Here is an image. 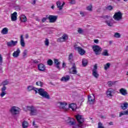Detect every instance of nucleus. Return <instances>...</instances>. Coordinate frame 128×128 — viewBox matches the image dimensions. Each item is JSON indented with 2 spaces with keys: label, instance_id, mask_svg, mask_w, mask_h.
Listing matches in <instances>:
<instances>
[{
  "label": "nucleus",
  "instance_id": "nucleus-1",
  "mask_svg": "<svg viewBox=\"0 0 128 128\" xmlns=\"http://www.w3.org/2000/svg\"><path fill=\"white\" fill-rule=\"evenodd\" d=\"M27 88L28 92H30V90H34L36 94H38H38H39L41 96H42V98H46V100H50V94H48V93L44 90V88H40L38 89L32 86H28Z\"/></svg>",
  "mask_w": 128,
  "mask_h": 128
},
{
  "label": "nucleus",
  "instance_id": "nucleus-2",
  "mask_svg": "<svg viewBox=\"0 0 128 128\" xmlns=\"http://www.w3.org/2000/svg\"><path fill=\"white\" fill-rule=\"evenodd\" d=\"M26 108L30 112V116H36L38 114V109L34 106H26Z\"/></svg>",
  "mask_w": 128,
  "mask_h": 128
},
{
  "label": "nucleus",
  "instance_id": "nucleus-3",
  "mask_svg": "<svg viewBox=\"0 0 128 128\" xmlns=\"http://www.w3.org/2000/svg\"><path fill=\"white\" fill-rule=\"evenodd\" d=\"M76 120L78 122V124L76 126L78 128H82V122H84V119L82 118V116L80 114H78L76 116Z\"/></svg>",
  "mask_w": 128,
  "mask_h": 128
},
{
  "label": "nucleus",
  "instance_id": "nucleus-4",
  "mask_svg": "<svg viewBox=\"0 0 128 128\" xmlns=\"http://www.w3.org/2000/svg\"><path fill=\"white\" fill-rule=\"evenodd\" d=\"M92 48L96 56L100 54V52H102V48L98 45L93 46Z\"/></svg>",
  "mask_w": 128,
  "mask_h": 128
},
{
  "label": "nucleus",
  "instance_id": "nucleus-5",
  "mask_svg": "<svg viewBox=\"0 0 128 128\" xmlns=\"http://www.w3.org/2000/svg\"><path fill=\"white\" fill-rule=\"evenodd\" d=\"M113 18L115 20H122V13L120 12H115L113 16Z\"/></svg>",
  "mask_w": 128,
  "mask_h": 128
},
{
  "label": "nucleus",
  "instance_id": "nucleus-6",
  "mask_svg": "<svg viewBox=\"0 0 128 128\" xmlns=\"http://www.w3.org/2000/svg\"><path fill=\"white\" fill-rule=\"evenodd\" d=\"M46 18L49 20L50 22L52 23L56 22L58 20V16L49 15L48 16V15H46Z\"/></svg>",
  "mask_w": 128,
  "mask_h": 128
},
{
  "label": "nucleus",
  "instance_id": "nucleus-7",
  "mask_svg": "<svg viewBox=\"0 0 128 128\" xmlns=\"http://www.w3.org/2000/svg\"><path fill=\"white\" fill-rule=\"evenodd\" d=\"M97 70H98V65L96 64L94 66L93 70H92V74L93 76H94V78H98V76H100V74H98V73Z\"/></svg>",
  "mask_w": 128,
  "mask_h": 128
},
{
  "label": "nucleus",
  "instance_id": "nucleus-8",
  "mask_svg": "<svg viewBox=\"0 0 128 128\" xmlns=\"http://www.w3.org/2000/svg\"><path fill=\"white\" fill-rule=\"evenodd\" d=\"M74 50H78V54H80V56H84V54H86V50H84L80 46H78L74 45Z\"/></svg>",
  "mask_w": 128,
  "mask_h": 128
},
{
  "label": "nucleus",
  "instance_id": "nucleus-9",
  "mask_svg": "<svg viewBox=\"0 0 128 128\" xmlns=\"http://www.w3.org/2000/svg\"><path fill=\"white\" fill-rule=\"evenodd\" d=\"M72 66V67L70 69V72L72 74H78V70H76V64L74 63Z\"/></svg>",
  "mask_w": 128,
  "mask_h": 128
},
{
  "label": "nucleus",
  "instance_id": "nucleus-10",
  "mask_svg": "<svg viewBox=\"0 0 128 128\" xmlns=\"http://www.w3.org/2000/svg\"><path fill=\"white\" fill-rule=\"evenodd\" d=\"M96 96L94 94H93L92 96L90 95L88 96V104H94Z\"/></svg>",
  "mask_w": 128,
  "mask_h": 128
},
{
  "label": "nucleus",
  "instance_id": "nucleus-11",
  "mask_svg": "<svg viewBox=\"0 0 128 128\" xmlns=\"http://www.w3.org/2000/svg\"><path fill=\"white\" fill-rule=\"evenodd\" d=\"M10 112L12 114H17L18 112V108H16V106H13L11 108Z\"/></svg>",
  "mask_w": 128,
  "mask_h": 128
},
{
  "label": "nucleus",
  "instance_id": "nucleus-12",
  "mask_svg": "<svg viewBox=\"0 0 128 128\" xmlns=\"http://www.w3.org/2000/svg\"><path fill=\"white\" fill-rule=\"evenodd\" d=\"M6 44L8 46L12 48V46H16L18 44V41H14L13 40H10L9 42H7Z\"/></svg>",
  "mask_w": 128,
  "mask_h": 128
},
{
  "label": "nucleus",
  "instance_id": "nucleus-13",
  "mask_svg": "<svg viewBox=\"0 0 128 128\" xmlns=\"http://www.w3.org/2000/svg\"><path fill=\"white\" fill-rule=\"evenodd\" d=\"M68 38V35L66 34H64L61 38L58 39V42H62L66 40Z\"/></svg>",
  "mask_w": 128,
  "mask_h": 128
},
{
  "label": "nucleus",
  "instance_id": "nucleus-14",
  "mask_svg": "<svg viewBox=\"0 0 128 128\" xmlns=\"http://www.w3.org/2000/svg\"><path fill=\"white\" fill-rule=\"evenodd\" d=\"M105 22L108 26H112L114 24H116V22L112 18H111L110 20L105 21Z\"/></svg>",
  "mask_w": 128,
  "mask_h": 128
},
{
  "label": "nucleus",
  "instance_id": "nucleus-15",
  "mask_svg": "<svg viewBox=\"0 0 128 128\" xmlns=\"http://www.w3.org/2000/svg\"><path fill=\"white\" fill-rule=\"evenodd\" d=\"M20 48H17L16 50L14 52L12 56L14 58H18L20 56Z\"/></svg>",
  "mask_w": 128,
  "mask_h": 128
},
{
  "label": "nucleus",
  "instance_id": "nucleus-16",
  "mask_svg": "<svg viewBox=\"0 0 128 128\" xmlns=\"http://www.w3.org/2000/svg\"><path fill=\"white\" fill-rule=\"evenodd\" d=\"M38 68L40 72H44V70H46V66L42 64H38Z\"/></svg>",
  "mask_w": 128,
  "mask_h": 128
},
{
  "label": "nucleus",
  "instance_id": "nucleus-17",
  "mask_svg": "<svg viewBox=\"0 0 128 128\" xmlns=\"http://www.w3.org/2000/svg\"><path fill=\"white\" fill-rule=\"evenodd\" d=\"M18 13L16 12H14L11 14V20L12 22H16L18 20Z\"/></svg>",
  "mask_w": 128,
  "mask_h": 128
},
{
  "label": "nucleus",
  "instance_id": "nucleus-18",
  "mask_svg": "<svg viewBox=\"0 0 128 128\" xmlns=\"http://www.w3.org/2000/svg\"><path fill=\"white\" fill-rule=\"evenodd\" d=\"M20 44L22 48L26 46V42H24V36L21 35L20 38Z\"/></svg>",
  "mask_w": 128,
  "mask_h": 128
},
{
  "label": "nucleus",
  "instance_id": "nucleus-19",
  "mask_svg": "<svg viewBox=\"0 0 128 128\" xmlns=\"http://www.w3.org/2000/svg\"><path fill=\"white\" fill-rule=\"evenodd\" d=\"M68 123L70 126H74V124H76V122H74V119L70 118H68Z\"/></svg>",
  "mask_w": 128,
  "mask_h": 128
},
{
  "label": "nucleus",
  "instance_id": "nucleus-20",
  "mask_svg": "<svg viewBox=\"0 0 128 128\" xmlns=\"http://www.w3.org/2000/svg\"><path fill=\"white\" fill-rule=\"evenodd\" d=\"M68 108H72V110L74 111L76 110V104L74 103L70 104L68 106Z\"/></svg>",
  "mask_w": 128,
  "mask_h": 128
},
{
  "label": "nucleus",
  "instance_id": "nucleus-21",
  "mask_svg": "<svg viewBox=\"0 0 128 128\" xmlns=\"http://www.w3.org/2000/svg\"><path fill=\"white\" fill-rule=\"evenodd\" d=\"M54 64L56 68H58V70H60V62H58V59L54 60Z\"/></svg>",
  "mask_w": 128,
  "mask_h": 128
},
{
  "label": "nucleus",
  "instance_id": "nucleus-22",
  "mask_svg": "<svg viewBox=\"0 0 128 128\" xmlns=\"http://www.w3.org/2000/svg\"><path fill=\"white\" fill-rule=\"evenodd\" d=\"M70 76L67 75L66 76H63L62 78H61V80L62 82H68V80H70Z\"/></svg>",
  "mask_w": 128,
  "mask_h": 128
},
{
  "label": "nucleus",
  "instance_id": "nucleus-23",
  "mask_svg": "<svg viewBox=\"0 0 128 128\" xmlns=\"http://www.w3.org/2000/svg\"><path fill=\"white\" fill-rule=\"evenodd\" d=\"M68 104L66 102H60V108H62L63 110H66V106Z\"/></svg>",
  "mask_w": 128,
  "mask_h": 128
},
{
  "label": "nucleus",
  "instance_id": "nucleus-24",
  "mask_svg": "<svg viewBox=\"0 0 128 128\" xmlns=\"http://www.w3.org/2000/svg\"><path fill=\"white\" fill-rule=\"evenodd\" d=\"M128 102H124V103H122L121 104L120 108L122 110H126V108H128Z\"/></svg>",
  "mask_w": 128,
  "mask_h": 128
},
{
  "label": "nucleus",
  "instance_id": "nucleus-25",
  "mask_svg": "<svg viewBox=\"0 0 128 128\" xmlns=\"http://www.w3.org/2000/svg\"><path fill=\"white\" fill-rule=\"evenodd\" d=\"M120 93L122 94V96H126V94H128V91L125 88H120Z\"/></svg>",
  "mask_w": 128,
  "mask_h": 128
},
{
  "label": "nucleus",
  "instance_id": "nucleus-26",
  "mask_svg": "<svg viewBox=\"0 0 128 128\" xmlns=\"http://www.w3.org/2000/svg\"><path fill=\"white\" fill-rule=\"evenodd\" d=\"M56 6L59 10H62V2L58 0L56 2Z\"/></svg>",
  "mask_w": 128,
  "mask_h": 128
},
{
  "label": "nucleus",
  "instance_id": "nucleus-27",
  "mask_svg": "<svg viewBox=\"0 0 128 128\" xmlns=\"http://www.w3.org/2000/svg\"><path fill=\"white\" fill-rule=\"evenodd\" d=\"M8 29L7 28H4L1 31V34H8Z\"/></svg>",
  "mask_w": 128,
  "mask_h": 128
},
{
  "label": "nucleus",
  "instance_id": "nucleus-28",
  "mask_svg": "<svg viewBox=\"0 0 128 128\" xmlns=\"http://www.w3.org/2000/svg\"><path fill=\"white\" fill-rule=\"evenodd\" d=\"M112 92H114V91L112 90V89H108L106 92L108 96H112Z\"/></svg>",
  "mask_w": 128,
  "mask_h": 128
},
{
  "label": "nucleus",
  "instance_id": "nucleus-29",
  "mask_svg": "<svg viewBox=\"0 0 128 128\" xmlns=\"http://www.w3.org/2000/svg\"><path fill=\"white\" fill-rule=\"evenodd\" d=\"M110 67V63L108 62L106 64L104 65V70H108V68Z\"/></svg>",
  "mask_w": 128,
  "mask_h": 128
},
{
  "label": "nucleus",
  "instance_id": "nucleus-30",
  "mask_svg": "<svg viewBox=\"0 0 128 128\" xmlns=\"http://www.w3.org/2000/svg\"><path fill=\"white\" fill-rule=\"evenodd\" d=\"M82 64L83 66H88V60L83 58L82 60Z\"/></svg>",
  "mask_w": 128,
  "mask_h": 128
},
{
  "label": "nucleus",
  "instance_id": "nucleus-31",
  "mask_svg": "<svg viewBox=\"0 0 128 128\" xmlns=\"http://www.w3.org/2000/svg\"><path fill=\"white\" fill-rule=\"evenodd\" d=\"M28 126V123L26 121H24L22 123V126L23 128H26Z\"/></svg>",
  "mask_w": 128,
  "mask_h": 128
},
{
  "label": "nucleus",
  "instance_id": "nucleus-32",
  "mask_svg": "<svg viewBox=\"0 0 128 128\" xmlns=\"http://www.w3.org/2000/svg\"><path fill=\"white\" fill-rule=\"evenodd\" d=\"M21 22H26V17L24 15H22L20 18Z\"/></svg>",
  "mask_w": 128,
  "mask_h": 128
},
{
  "label": "nucleus",
  "instance_id": "nucleus-33",
  "mask_svg": "<svg viewBox=\"0 0 128 128\" xmlns=\"http://www.w3.org/2000/svg\"><path fill=\"white\" fill-rule=\"evenodd\" d=\"M102 56H108V50H104V52L102 54Z\"/></svg>",
  "mask_w": 128,
  "mask_h": 128
},
{
  "label": "nucleus",
  "instance_id": "nucleus-34",
  "mask_svg": "<svg viewBox=\"0 0 128 128\" xmlns=\"http://www.w3.org/2000/svg\"><path fill=\"white\" fill-rule=\"evenodd\" d=\"M73 58H74V56L72 54V53H71L70 54V55L68 56V60L69 62H72Z\"/></svg>",
  "mask_w": 128,
  "mask_h": 128
},
{
  "label": "nucleus",
  "instance_id": "nucleus-35",
  "mask_svg": "<svg viewBox=\"0 0 128 128\" xmlns=\"http://www.w3.org/2000/svg\"><path fill=\"white\" fill-rule=\"evenodd\" d=\"M124 115H128V112L125 111H123V112H120V115L119 116H124Z\"/></svg>",
  "mask_w": 128,
  "mask_h": 128
},
{
  "label": "nucleus",
  "instance_id": "nucleus-36",
  "mask_svg": "<svg viewBox=\"0 0 128 128\" xmlns=\"http://www.w3.org/2000/svg\"><path fill=\"white\" fill-rule=\"evenodd\" d=\"M47 64H48V66H52V64H54V62H52V60L49 59L48 61H47Z\"/></svg>",
  "mask_w": 128,
  "mask_h": 128
},
{
  "label": "nucleus",
  "instance_id": "nucleus-37",
  "mask_svg": "<svg viewBox=\"0 0 128 128\" xmlns=\"http://www.w3.org/2000/svg\"><path fill=\"white\" fill-rule=\"evenodd\" d=\"M26 54H28V50H25L23 52V55H22V56L24 58H26Z\"/></svg>",
  "mask_w": 128,
  "mask_h": 128
},
{
  "label": "nucleus",
  "instance_id": "nucleus-38",
  "mask_svg": "<svg viewBox=\"0 0 128 128\" xmlns=\"http://www.w3.org/2000/svg\"><path fill=\"white\" fill-rule=\"evenodd\" d=\"M44 44L45 46H50V40H48V39L46 38V40L44 41Z\"/></svg>",
  "mask_w": 128,
  "mask_h": 128
},
{
  "label": "nucleus",
  "instance_id": "nucleus-39",
  "mask_svg": "<svg viewBox=\"0 0 128 128\" xmlns=\"http://www.w3.org/2000/svg\"><path fill=\"white\" fill-rule=\"evenodd\" d=\"M36 86H44V82L38 81L36 82Z\"/></svg>",
  "mask_w": 128,
  "mask_h": 128
},
{
  "label": "nucleus",
  "instance_id": "nucleus-40",
  "mask_svg": "<svg viewBox=\"0 0 128 128\" xmlns=\"http://www.w3.org/2000/svg\"><path fill=\"white\" fill-rule=\"evenodd\" d=\"M86 10H89V12H92V5L88 6Z\"/></svg>",
  "mask_w": 128,
  "mask_h": 128
},
{
  "label": "nucleus",
  "instance_id": "nucleus-41",
  "mask_svg": "<svg viewBox=\"0 0 128 128\" xmlns=\"http://www.w3.org/2000/svg\"><path fill=\"white\" fill-rule=\"evenodd\" d=\"M114 38H120V34L118 32H116L114 34Z\"/></svg>",
  "mask_w": 128,
  "mask_h": 128
},
{
  "label": "nucleus",
  "instance_id": "nucleus-42",
  "mask_svg": "<svg viewBox=\"0 0 128 128\" xmlns=\"http://www.w3.org/2000/svg\"><path fill=\"white\" fill-rule=\"evenodd\" d=\"M4 62V60L2 58V56L0 54V66H2V63Z\"/></svg>",
  "mask_w": 128,
  "mask_h": 128
},
{
  "label": "nucleus",
  "instance_id": "nucleus-43",
  "mask_svg": "<svg viewBox=\"0 0 128 128\" xmlns=\"http://www.w3.org/2000/svg\"><path fill=\"white\" fill-rule=\"evenodd\" d=\"M112 8H112V6H108L106 7V10H112Z\"/></svg>",
  "mask_w": 128,
  "mask_h": 128
},
{
  "label": "nucleus",
  "instance_id": "nucleus-44",
  "mask_svg": "<svg viewBox=\"0 0 128 128\" xmlns=\"http://www.w3.org/2000/svg\"><path fill=\"white\" fill-rule=\"evenodd\" d=\"M6 92H2L0 94L1 98H4V96H6Z\"/></svg>",
  "mask_w": 128,
  "mask_h": 128
},
{
  "label": "nucleus",
  "instance_id": "nucleus-45",
  "mask_svg": "<svg viewBox=\"0 0 128 128\" xmlns=\"http://www.w3.org/2000/svg\"><path fill=\"white\" fill-rule=\"evenodd\" d=\"M2 84H3V86H8V81L5 80V81L3 82Z\"/></svg>",
  "mask_w": 128,
  "mask_h": 128
},
{
  "label": "nucleus",
  "instance_id": "nucleus-46",
  "mask_svg": "<svg viewBox=\"0 0 128 128\" xmlns=\"http://www.w3.org/2000/svg\"><path fill=\"white\" fill-rule=\"evenodd\" d=\"M40 59H38V60H32V62H34V64H40Z\"/></svg>",
  "mask_w": 128,
  "mask_h": 128
},
{
  "label": "nucleus",
  "instance_id": "nucleus-47",
  "mask_svg": "<svg viewBox=\"0 0 128 128\" xmlns=\"http://www.w3.org/2000/svg\"><path fill=\"white\" fill-rule=\"evenodd\" d=\"M14 8L16 10H20V6H16Z\"/></svg>",
  "mask_w": 128,
  "mask_h": 128
},
{
  "label": "nucleus",
  "instance_id": "nucleus-48",
  "mask_svg": "<svg viewBox=\"0 0 128 128\" xmlns=\"http://www.w3.org/2000/svg\"><path fill=\"white\" fill-rule=\"evenodd\" d=\"M6 86H3V87L1 89V90L2 92H6Z\"/></svg>",
  "mask_w": 128,
  "mask_h": 128
},
{
  "label": "nucleus",
  "instance_id": "nucleus-49",
  "mask_svg": "<svg viewBox=\"0 0 128 128\" xmlns=\"http://www.w3.org/2000/svg\"><path fill=\"white\" fill-rule=\"evenodd\" d=\"M78 34H82V32H83L84 31L82 30V28H79L78 29Z\"/></svg>",
  "mask_w": 128,
  "mask_h": 128
},
{
  "label": "nucleus",
  "instance_id": "nucleus-50",
  "mask_svg": "<svg viewBox=\"0 0 128 128\" xmlns=\"http://www.w3.org/2000/svg\"><path fill=\"white\" fill-rule=\"evenodd\" d=\"M71 4H76V0H71L70 2Z\"/></svg>",
  "mask_w": 128,
  "mask_h": 128
},
{
  "label": "nucleus",
  "instance_id": "nucleus-51",
  "mask_svg": "<svg viewBox=\"0 0 128 128\" xmlns=\"http://www.w3.org/2000/svg\"><path fill=\"white\" fill-rule=\"evenodd\" d=\"M102 18H104V20H106V18H110V16H102Z\"/></svg>",
  "mask_w": 128,
  "mask_h": 128
},
{
  "label": "nucleus",
  "instance_id": "nucleus-52",
  "mask_svg": "<svg viewBox=\"0 0 128 128\" xmlns=\"http://www.w3.org/2000/svg\"><path fill=\"white\" fill-rule=\"evenodd\" d=\"M48 18L46 17V18H44L42 19V22H46V20H48Z\"/></svg>",
  "mask_w": 128,
  "mask_h": 128
},
{
  "label": "nucleus",
  "instance_id": "nucleus-53",
  "mask_svg": "<svg viewBox=\"0 0 128 128\" xmlns=\"http://www.w3.org/2000/svg\"><path fill=\"white\" fill-rule=\"evenodd\" d=\"M108 84L109 86H112V84H113L112 82V81L108 82Z\"/></svg>",
  "mask_w": 128,
  "mask_h": 128
},
{
  "label": "nucleus",
  "instance_id": "nucleus-54",
  "mask_svg": "<svg viewBox=\"0 0 128 128\" xmlns=\"http://www.w3.org/2000/svg\"><path fill=\"white\" fill-rule=\"evenodd\" d=\"M94 42L95 44H98V40H94Z\"/></svg>",
  "mask_w": 128,
  "mask_h": 128
},
{
  "label": "nucleus",
  "instance_id": "nucleus-55",
  "mask_svg": "<svg viewBox=\"0 0 128 128\" xmlns=\"http://www.w3.org/2000/svg\"><path fill=\"white\" fill-rule=\"evenodd\" d=\"M80 14L82 15V16H84V12H81Z\"/></svg>",
  "mask_w": 128,
  "mask_h": 128
},
{
  "label": "nucleus",
  "instance_id": "nucleus-56",
  "mask_svg": "<svg viewBox=\"0 0 128 128\" xmlns=\"http://www.w3.org/2000/svg\"><path fill=\"white\" fill-rule=\"evenodd\" d=\"M110 126H114V122H109Z\"/></svg>",
  "mask_w": 128,
  "mask_h": 128
},
{
  "label": "nucleus",
  "instance_id": "nucleus-57",
  "mask_svg": "<svg viewBox=\"0 0 128 128\" xmlns=\"http://www.w3.org/2000/svg\"><path fill=\"white\" fill-rule=\"evenodd\" d=\"M26 38H28V34H26Z\"/></svg>",
  "mask_w": 128,
  "mask_h": 128
},
{
  "label": "nucleus",
  "instance_id": "nucleus-58",
  "mask_svg": "<svg viewBox=\"0 0 128 128\" xmlns=\"http://www.w3.org/2000/svg\"><path fill=\"white\" fill-rule=\"evenodd\" d=\"M64 66H66V63L63 62V64H62V67L64 68Z\"/></svg>",
  "mask_w": 128,
  "mask_h": 128
},
{
  "label": "nucleus",
  "instance_id": "nucleus-59",
  "mask_svg": "<svg viewBox=\"0 0 128 128\" xmlns=\"http://www.w3.org/2000/svg\"><path fill=\"white\" fill-rule=\"evenodd\" d=\"M33 126H36V122H34V121L33 122Z\"/></svg>",
  "mask_w": 128,
  "mask_h": 128
},
{
  "label": "nucleus",
  "instance_id": "nucleus-60",
  "mask_svg": "<svg viewBox=\"0 0 128 128\" xmlns=\"http://www.w3.org/2000/svg\"><path fill=\"white\" fill-rule=\"evenodd\" d=\"M51 8H52V10H54V6L52 5V6H51Z\"/></svg>",
  "mask_w": 128,
  "mask_h": 128
},
{
  "label": "nucleus",
  "instance_id": "nucleus-61",
  "mask_svg": "<svg viewBox=\"0 0 128 128\" xmlns=\"http://www.w3.org/2000/svg\"><path fill=\"white\" fill-rule=\"evenodd\" d=\"M65 4L66 3L64 2H63L62 4V8H64V6Z\"/></svg>",
  "mask_w": 128,
  "mask_h": 128
},
{
  "label": "nucleus",
  "instance_id": "nucleus-62",
  "mask_svg": "<svg viewBox=\"0 0 128 128\" xmlns=\"http://www.w3.org/2000/svg\"><path fill=\"white\" fill-rule=\"evenodd\" d=\"M112 116V118H116V116H114V114H112V116Z\"/></svg>",
  "mask_w": 128,
  "mask_h": 128
},
{
  "label": "nucleus",
  "instance_id": "nucleus-63",
  "mask_svg": "<svg viewBox=\"0 0 128 128\" xmlns=\"http://www.w3.org/2000/svg\"><path fill=\"white\" fill-rule=\"evenodd\" d=\"M36 4V0H34L32 3V4Z\"/></svg>",
  "mask_w": 128,
  "mask_h": 128
},
{
  "label": "nucleus",
  "instance_id": "nucleus-64",
  "mask_svg": "<svg viewBox=\"0 0 128 128\" xmlns=\"http://www.w3.org/2000/svg\"><path fill=\"white\" fill-rule=\"evenodd\" d=\"M101 118H106V117L104 116H101Z\"/></svg>",
  "mask_w": 128,
  "mask_h": 128
}]
</instances>
